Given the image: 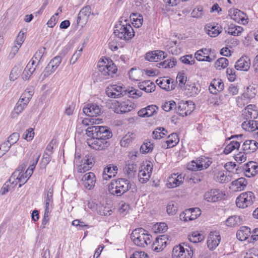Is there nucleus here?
<instances>
[{
  "label": "nucleus",
  "instance_id": "1",
  "mask_svg": "<svg viewBox=\"0 0 258 258\" xmlns=\"http://www.w3.org/2000/svg\"><path fill=\"white\" fill-rule=\"evenodd\" d=\"M132 187L131 182L125 178L112 180L108 185L109 192L117 197H120L127 192Z\"/></svg>",
  "mask_w": 258,
  "mask_h": 258
},
{
  "label": "nucleus",
  "instance_id": "2",
  "mask_svg": "<svg viewBox=\"0 0 258 258\" xmlns=\"http://www.w3.org/2000/svg\"><path fill=\"white\" fill-rule=\"evenodd\" d=\"M152 236L147 231L142 228L134 230L131 238L134 243L139 247H145L152 242Z\"/></svg>",
  "mask_w": 258,
  "mask_h": 258
},
{
  "label": "nucleus",
  "instance_id": "3",
  "mask_svg": "<svg viewBox=\"0 0 258 258\" xmlns=\"http://www.w3.org/2000/svg\"><path fill=\"white\" fill-rule=\"evenodd\" d=\"M114 34L118 38L124 40L131 39L135 35V32L127 20L119 21L116 24Z\"/></svg>",
  "mask_w": 258,
  "mask_h": 258
},
{
  "label": "nucleus",
  "instance_id": "4",
  "mask_svg": "<svg viewBox=\"0 0 258 258\" xmlns=\"http://www.w3.org/2000/svg\"><path fill=\"white\" fill-rule=\"evenodd\" d=\"M106 61L103 59L100 60L98 62V67L99 71L105 76H106V79L109 77H113L116 74L117 71L116 66L113 61L107 58H105Z\"/></svg>",
  "mask_w": 258,
  "mask_h": 258
},
{
  "label": "nucleus",
  "instance_id": "5",
  "mask_svg": "<svg viewBox=\"0 0 258 258\" xmlns=\"http://www.w3.org/2000/svg\"><path fill=\"white\" fill-rule=\"evenodd\" d=\"M136 107V105L127 100L125 101H115L112 103V108L116 113L122 114L130 112Z\"/></svg>",
  "mask_w": 258,
  "mask_h": 258
},
{
  "label": "nucleus",
  "instance_id": "6",
  "mask_svg": "<svg viewBox=\"0 0 258 258\" xmlns=\"http://www.w3.org/2000/svg\"><path fill=\"white\" fill-rule=\"evenodd\" d=\"M184 248L181 244L175 246L172 250L173 258H192L193 249L189 245L185 244Z\"/></svg>",
  "mask_w": 258,
  "mask_h": 258
},
{
  "label": "nucleus",
  "instance_id": "7",
  "mask_svg": "<svg viewBox=\"0 0 258 258\" xmlns=\"http://www.w3.org/2000/svg\"><path fill=\"white\" fill-rule=\"evenodd\" d=\"M254 199V194L252 192H243L237 198L236 206L240 208H245L253 204Z\"/></svg>",
  "mask_w": 258,
  "mask_h": 258
},
{
  "label": "nucleus",
  "instance_id": "8",
  "mask_svg": "<svg viewBox=\"0 0 258 258\" xmlns=\"http://www.w3.org/2000/svg\"><path fill=\"white\" fill-rule=\"evenodd\" d=\"M87 144L91 148L95 150H104L110 145L109 141L98 137L88 139Z\"/></svg>",
  "mask_w": 258,
  "mask_h": 258
},
{
  "label": "nucleus",
  "instance_id": "9",
  "mask_svg": "<svg viewBox=\"0 0 258 258\" xmlns=\"http://www.w3.org/2000/svg\"><path fill=\"white\" fill-rule=\"evenodd\" d=\"M126 89L123 88L122 86L117 85H112L106 89V95L110 98H120L126 95Z\"/></svg>",
  "mask_w": 258,
  "mask_h": 258
},
{
  "label": "nucleus",
  "instance_id": "10",
  "mask_svg": "<svg viewBox=\"0 0 258 258\" xmlns=\"http://www.w3.org/2000/svg\"><path fill=\"white\" fill-rule=\"evenodd\" d=\"M23 169L20 171L19 170L15 171L10 178V182H11L12 180V184L14 185H16L18 182L20 183L19 185V187H20L22 185L24 184L27 181V180L30 177L26 173V171L25 173L23 172Z\"/></svg>",
  "mask_w": 258,
  "mask_h": 258
},
{
  "label": "nucleus",
  "instance_id": "11",
  "mask_svg": "<svg viewBox=\"0 0 258 258\" xmlns=\"http://www.w3.org/2000/svg\"><path fill=\"white\" fill-rule=\"evenodd\" d=\"M178 114L181 116L191 114L195 109V104L192 101H181L178 103Z\"/></svg>",
  "mask_w": 258,
  "mask_h": 258
},
{
  "label": "nucleus",
  "instance_id": "12",
  "mask_svg": "<svg viewBox=\"0 0 258 258\" xmlns=\"http://www.w3.org/2000/svg\"><path fill=\"white\" fill-rule=\"evenodd\" d=\"M225 194L218 189H212L204 194V199L208 202H216L222 200Z\"/></svg>",
  "mask_w": 258,
  "mask_h": 258
},
{
  "label": "nucleus",
  "instance_id": "13",
  "mask_svg": "<svg viewBox=\"0 0 258 258\" xmlns=\"http://www.w3.org/2000/svg\"><path fill=\"white\" fill-rule=\"evenodd\" d=\"M221 241V236L217 231L211 232L208 236L207 244L210 250H213L219 245Z\"/></svg>",
  "mask_w": 258,
  "mask_h": 258
},
{
  "label": "nucleus",
  "instance_id": "14",
  "mask_svg": "<svg viewBox=\"0 0 258 258\" xmlns=\"http://www.w3.org/2000/svg\"><path fill=\"white\" fill-rule=\"evenodd\" d=\"M228 15L231 19L238 23L245 24L248 22L247 19L245 18V14L237 9H230L228 11Z\"/></svg>",
  "mask_w": 258,
  "mask_h": 258
},
{
  "label": "nucleus",
  "instance_id": "15",
  "mask_svg": "<svg viewBox=\"0 0 258 258\" xmlns=\"http://www.w3.org/2000/svg\"><path fill=\"white\" fill-rule=\"evenodd\" d=\"M91 13V8L90 6H87L83 8L78 15L77 20L78 24H81L82 26L83 25H85L88 20Z\"/></svg>",
  "mask_w": 258,
  "mask_h": 258
},
{
  "label": "nucleus",
  "instance_id": "16",
  "mask_svg": "<svg viewBox=\"0 0 258 258\" xmlns=\"http://www.w3.org/2000/svg\"><path fill=\"white\" fill-rule=\"evenodd\" d=\"M167 240V236L165 235L157 237L152 245V249L157 252L162 251L166 247Z\"/></svg>",
  "mask_w": 258,
  "mask_h": 258
},
{
  "label": "nucleus",
  "instance_id": "17",
  "mask_svg": "<svg viewBox=\"0 0 258 258\" xmlns=\"http://www.w3.org/2000/svg\"><path fill=\"white\" fill-rule=\"evenodd\" d=\"M250 59L247 56L240 57L235 63V68L237 70L247 71L250 66Z\"/></svg>",
  "mask_w": 258,
  "mask_h": 258
},
{
  "label": "nucleus",
  "instance_id": "18",
  "mask_svg": "<svg viewBox=\"0 0 258 258\" xmlns=\"http://www.w3.org/2000/svg\"><path fill=\"white\" fill-rule=\"evenodd\" d=\"M82 180L85 188L88 189H91L94 187L96 183L95 175L92 172L86 173L83 176Z\"/></svg>",
  "mask_w": 258,
  "mask_h": 258
},
{
  "label": "nucleus",
  "instance_id": "19",
  "mask_svg": "<svg viewBox=\"0 0 258 258\" xmlns=\"http://www.w3.org/2000/svg\"><path fill=\"white\" fill-rule=\"evenodd\" d=\"M166 56L164 51L157 50L147 52L146 54L145 58L150 61H158L159 60L165 58Z\"/></svg>",
  "mask_w": 258,
  "mask_h": 258
},
{
  "label": "nucleus",
  "instance_id": "20",
  "mask_svg": "<svg viewBox=\"0 0 258 258\" xmlns=\"http://www.w3.org/2000/svg\"><path fill=\"white\" fill-rule=\"evenodd\" d=\"M243 169L246 176H254L258 173V165L255 162H249L244 165Z\"/></svg>",
  "mask_w": 258,
  "mask_h": 258
},
{
  "label": "nucleus",
  "instance_id": "21",
  "mask_svg": "<svg viewBox=\"0 0 258 258\" xmlns=\"http://www.w3.org/2000/svg\"><path fill=\"white\" fill-rule=\"evenodd\" d=\"M182 89L184 91V93L188 97L195 96L200 91L195 83L188 82Z\"/></svg>",
  "mask_w": 258,
  "mask_h": 258
},
{
  "label": "nucleus",
  "instance_id": "22",
  "mask_svg": "<svg viewBox=\"0 0 258 258\" xmlns=\"http://www.w3.org/2000/svg\"><path fill=\"white\" fill-rule=\"evenodd\" d=\"M242 115L245 119H254L258 116V111L254 105L249 104L245 108Z\"/></svg>",
  "mask_w": 258,
  "mask_h": 258
},
{
  "label": "nucleus",
  "instance_id": "23",
  "mask_svg": "<svg viewBox=\"0 0 258 258\" xmlns=\"http://www.w3.org/2000/svg\"><path fill=\"white\" fill-rule=\"evenodd\" d=\"M224 88V85L222 81L220 79H214L211 82L209 90L211 93L213 94H216L218 92L222 91Z\"/></svg>",
  "mask_w": 258,
  "mask_h": 258
},
{
  "label": "nucleus",
  "instance_id": "24",
  "mask_svg": "<svg viewBox=\"0 0 258 258\" xmlns=\"http://www.w3.org/2000/svg\"><path fill=\"white\" fill-rule=\"evenodd\" d=\"M83 112L86 115L93 117L99 115L101 113V109L99 105L96 104H89L84 107Z\"/></svg>",
  "mask_w": 258,
  "mask_h": 258
},
{
  "label": "nucleus",
  "instance_id": "25",
  "mask_svg": "<svg viewBox=\"0 0 258 258\" xmlns=\"http://www.w3.org/2000/svg\"><path fill=\"white\" fill-rule=\"evenodd\" d=\"M157 84L162 89L166 91H170L174 89L173 81L170 79L164 77L157 79L156 81Z\"/></svg>",
  "mask_w": 258,
  "mask_h": 258
},
{
  "label": "nucleus",
  "instance_id": "26",
  "mask_svg": "<svg viewBox=\"0 0 258 258\" xmlns=\"http://www.w3.org/2000/svg\"><path fill=\"white\" fill-rule=\"evenodd\" d=\"M242 150L246 154H250L258 149V143L255 140H246L242 146Z\"/></svg>",
  "mask_w": 258,
  "mask_h": 258
},
{
  "label": "nucleus",
  "instance_id": "27",
  "mask_svg": "<svg viewBox=\"0 0 258 258\" xmlns=\"http://www.w3.org/2000/svg\"><path fill=\"white\" fill-rule=\"evenodd\" d=\"M241 126L244 130L252 132L258 130V121L253 119H246L242 123Z\"/></svg>",
  "mask_w": 258,
  "mask_h": 258
},
{
  "label": "nucleus",
  "instance_id": "28",
  "mask_svg": "<svg viewBox=\"0 0 258 258\" xmlns=\"http://www.w3.org/2000/svg\"><path fill=\"white\" fill-rule=\"evenodd\" d=\"M251 234L250 229L246 226H242L237 231L236 237L240 241L246 240Z\"/></svg>",
  "mask_w": 258,
  "mask_h": 258
},
{
  "label": "nucleus",
  "instance_id": "29",
  "mask_svg": "<svg viewBox=\"0 0 258 258\" xmlns=\"http://www.w3.org/2000/svg\"><path fill=\"white\" fill-rule=\"evenodd\" d=\"M247 184V182L245 178L240 177L232 181V185L235 187V190L241 191L244 189Z\"/></svg>",
  "mask_w": 258,
  "mask_h": 258
},
{
  "label": "nucleus",
  "instance_id": "30",
  "mask_svg": "<svg viewBox=\"0 0 258 258\" xmlns=\"http://www.w3.org/2000/svg\"><path fill=\"white\" fill-rule=\"evenodd\" d=\"M242 223V218L238 215H234L229 217L226 221V224L228 226L233 227L239 225Z\"/></svg>",
  "mask_w": 258,
  "mask_h": 258
},
{
  "label": "nucleus",
  "instance_id": "31",
  "mask_svg": "<svg viewBox=\"0 0 258 258\" xmlns=\"http://www.w3.org/2000/svg\"><path fill=\"white\" fill-rule=\"evenodd\" d=\"M112 137V133L110 128L105 126H101L99 131L98 138H103V140L107 141Z\"/></svg>",
  "mask_w": 258,
  "mask_h": 258
},
{
  "label": "nucleus",
  "instance_id": "32",
  "mask_svg": "<svg viewBox=\"0 0 258 258\" xmlns=\"http://www.w3.org/2000/svg\"><path fill=\"white\" fill-rule=\"evenodd\" d=\"M188 240L193 243H198L203 241L205 238V236L203 233L199 231H196L192 232L188 235Z\"/></svg>",
  "mask_w": 258,
  "mask_h": 258
},
{
  "label": "nucleus",
  "instance_id": "33",
  "mask_svg": "<svg viewBox=\"0 0 258 258\" xmlns=\"http://www.w3.org/2000/svg\"><path fill=\"white\" fill-rule=\"evenodd\" d=\"M137 170V166L136 164L131 163L126 165L124 168V172L128 176L129 178H133L134 177Z\"/></svg>",
  "mask_w": 258,
  "mask_h": 258
},
{
  "label": "nucleus",
  "instance_id": "34",
  "mask_svg": "<svg viewBox=\"0 0 258 258\" xmlns=\"http://www.w3.org/2000/svg\"><path fill=\"white\" fill-rule=\"evenodd\" d=\"M196 160L200 166V170L207 169L212 163L210 159L205 156H202Z\"/></svg>",
  "mask_w": 258,
  "mask_h": 258
},
{
  "label": "nucleus",
  "instance_id": "35",
  "mask_svg": "<svg viewBox=\"0 0 258 258\" xmlns=\"http://www.w3.org/2000/svg\"><path fill=\"white\" fill-rule=\"evenodd\" d=\"M242 31L243 28L242 27L231 24L228 27L226 32L231 35L235 36L239 35Z\"/></svg>",
  "mask_w": 258,
  "mask_h": 258
},
{
  "label": "nucleus",
  "instance_id": "36",
  "mask_svg": "<svg viewBox=\"0 0 258 258\" xmlns=\"http://www.w3.org/2000/svg\"><path fill=\"white\" fill-rule=\"evenodd\" d=\"M101 126H91L86 130V135L90 138H97Z\"/></svg>",
  "mask_w": 258,
  "mask_h": 258
},
{
  "label": "nucleus",
  "instance_id": "37",
  "mask_svg": "<svg viewBox=\"0 0 258 258\" xmlns=\"http://www.w3.org/2000/svg\"><path fill=\"white\" fill-rule=\"evenodd\" d=\"M211 52L210 48H203L196 51L195 54V57L198 61L204 60V57L208 54H210Z\"/></svg>",
  "mask_w": 258,
  "mask_h": 258
},
{
  "label": "nucleus",
  "instance_id": "38",
  "mask_svg": "<svg viewBox=\"0 0 258 258\" xmlns=\"http://www.w3.org/2000/svg\"><path fill=\"white\" fill-rule=\"evenodd\" d=\"M179 176L176 177V175L170 177L167 183V186L168 188H174L179 186L181 183V180L179 179Z\"/></svg>",
  "mask_w": 258,
  "mask_h": 258
},
{
  "label": "nucleus",
  "instance_id": "39",
  "mask_svg": "<svg viewBox=\"0 0 258 258\" xmlns=\"http://www.w3.org/2000/svg\"><path fill=\"white\" fill-rule=\"evenodd\" d=\"M25 107V106L21 104V101H18L11 113V117L14 118L17 117Z\"/></svg>",
  "mask_w": 258,
  "mask_h": 258
},
{
  "label": "nucleus",
  "instance_id": "40",
  "mask_svg": "<svg viewBox=\"0 0 258 258\" xmlns=\"http://www.w3.org/2000/svg\"><path fill=\"white\" fill-rule=\"evenodd\" d=\"M240 143L238 141H231L225 147L224 153L225 154H228L234 149H238Z\"/></svg>",
  "mask_w": 258,
  "mask_h": 258
},
{
  "label": "nucleus",
  "instance_id": "41",
  "mask_svg": "<svg viewBox=\"0 0 258 258\" xmlns=\"http://www.w3.org/2000/svg\"><path fill=\"white\" fill-rule=\"evenodd\" d=\"M205 15V11L202 6H198L193 9L191 16L193 18L201 19Z\"/></svg>",
  "mask_w": 258,
  "mask_h": 258
},
{
  "label": "nucleus",
  "instance_id": "42",
  "mask_svg": "<svg viewBox=\"0 0 258 258\" xmlns=\"http://www.w3.org/2000/svg\"><path fill=\"white\" fill-rule=\"evenodd\" d=\"M151 174L147 172L145 169H141L138 173L139 181L142 183H146L150 178Z\"/></svg>",
  "mask_w": 258,
  "mask_h": 258
},
{
  "label": "nucleus",
  "instance_id": "43",
  "mask_svg": "<svg viewBox=\"0 0 258 258\" xmlns=\"http://www.w3.org/2000/svg\"><path fill=\"white\" fill-rule=\"evenodd\" d=\"M46 51V48L45 47H41L34 54V55L32 59L31 60V64L34 66L35 63V60H34V58L38 61V63H39L40 60L42 59L43 56L44 54L45 53Z\"/></svg>",
  "mask_w": 258,
  "mask_h": 258
},
{
  "label": "nucleus",
  "instance_id": "44",
  "mask_svg": "<svg viewBox=\"0 0 258 258\" xmlns=\"http://www.w3.org/2000/svg\"><path fill=\"white\" fill-rule=\"evenodd\" d=\"M40 156V155L39 154L33 155V158H34V160L26 170V173L29 175V177H31L32 175Z\"/></svg>",
  "mask_w": 258,
  "mask_h": 258
},
{
  "label": "nucleus",
  "instance_id": "45",
  "mask_svg": "<svg viewBox=\"0 0 258 258\" xmlns=\"http://www.w3.org/2000/svg\"><path fill=\"white\" fill-rule=\"evenodd\" d=\"M134 134L128 133L120 140V144L121 147H126L132 142L134 138Z\"/></svg>",
  "mask_w": 258,
  "mask_h": 258
},
{
  "label": "nucleus",
  "instance_id": "46",
  "mask_svg": "<svg viewBox=\"0 0 258 258\" xmlns=\"http://www.w3.org/2000/svg\"><path fill=\"white\" fill-rule=\"evenodd\" d=\"M228 60L225 57H221L217 59L215 63V67L218 70L226 68L228 65Z\"/></svg>",
  "mask_w": 258,
  "mask_h": 258
},
{
  "label": "nucleus",
  "instance_id": "47",
  "mask_svg": "<svg viewBox=\"0 0 258 258\" xmlns=\"http://www.w3.org/2000/svg\"><path fill=\"white\" fill-rule=\"evenodd\" d=\"M256 92V91L253 87L249 86L247 88L246 91L243 93L242 97L245 99H249L254 97Z\"/></svg>",
  "mask_w": 258,
  "mask_h": 258
},
{
  "label": "nucleus",
  "instance_id": "48",
  "mask_svg": "<svg viewBox=\"0 0 258 258\" xmlns=\"http://www.w3.org/2000/svg\"><path fill=\"white\" fill-rule=\"evenodd\" d=\"M217 181L221 183H226L231 181V176L229 175L225 174L223 172H219L217 176Z\"/></svg>",
  "mask_w": 258,
  "mask_h": 258
},
{
  "label": "nucleus",
  "instance_id": "49",
  "mask_svg": "<svg viewBox=\"0 0 258 258\" xmlns=\"http://www.w3.org/2000/svg\"><path fill=\"white\" fill-rule=\"evenodd\" d=\"M142 92L138 90L132 88L131 89L126 90V95L129 97L136 99L141 96Z\"/></svg>",
  "mask_w": 258,
  "mask_h": 258
},
{
  "label": "nucleus",
  "instance_id": "50",
  "mask_svg": "<svg viewBox=\"0 0 258 258\" xmlns=\"http://www.w3.org/2000/svg\"><path fill=\"white\" fill-rule=\"evenodd\" d=\"M130 18H132L134 22L133 24H135V26L136 27H140L143 23V17L140 15H138L137 14L132 13Z\"/></svg>",
  "mask_w": 258,
  "mask_h": 258
},
{
  "label": "nucleus",
  "instance_id": "51",
  "mask_svg": "<svg viewBox=\"0 0 258 258\" xmlns=\"http://www.w3.org/2000/svg\"><path fill=\"white\" fill-rule=\"evenodd\" d=\"M208 28L209 29L207 30L208 34L210 37H215L221 32L218 26L210 25V26H208Z\"/></svg>",
  "mask_w": 258,
  "mask_h": 258
},
{
  "label": "nucleus",
  "instance_id": "52",
  "mask_svg": "<svg viewBox=\"0 0 258 258\" xmlns=\"http://www.w3.org/2000/svg\"><path fill=\"white\" fill-rule=\"evenodd\" d=\"M51 154H49L47 152L45 151L40 163L41 168H45L47 165L51 161Z\"/></svg>",
  "mask_w": 258,
  "mask_h": 258
},
{
  "label": "nucleus",
  "instance_id": "53",
  "mask_svg": "<svg viewBox=\"0 0 258 258\" xmlns=\"http://www.w3.org/2000/svg\"><path fill=\"white\" fill-rule=\"evenodd\" d=\"M154 145L150 142L144 143L140 147V152L145 154L151 152L153 149Z\"/></svg>",
  "mask_w": 258,
  "mask_h": 258
},
{
  "label": "nucleus",
  "instance_id": "54",
  "mask_svg": "<svg viewBox=\"0 0 258 258\" xmlns=\"http://www.w3.org/2000/svg\"><path fill=\"white\" fill-rule=\"evenodd\" d=\"M186 77L183 73H179L176 77V82L178 83V86L182 89L185 85L186 84Z\"/></svg>",
  "mask_w": 258,
  "mask_h": 258
},
{
  "label": "nucleus",
  "instance_id": "55",
  "mask_svg": "<svg viewBox=\"0 0 258 258\" xmlns=\"http://www.w3.org/2000/svg\"><path fill=\"white\" fill-rule=\"evenodd\" d=\"M165 131V128L159 127L156 128L153 132V138L155 139H160L165 136L164 132H162Z\"/></svg>",
  "mask_w": 258,
  "mask_h": 258
},
{
  "label": "nucleus",
  "instance_id": "56",
  "mask_svg": "<svg viewBox=\"0 0 258 258\" xmlns=\"http://www.w3.org/2000/svg\"><path fill=\"white\" fill-rule=\"evenodd\" d=\"M153 229L156 233L164 232L167 229V225L165 223H157L153 226Z\"/></svg>",
  "mask_w": 258,
  "mask_h": 258
},
{
  "label": "nucleus",
  "instance_id": "57",
  "mask_svg": "<svg viewBox=\"0 0 258 258\" xmlns=\"http://www.w3.org/2000/svg\"><path fill=\"white\" fill-rule=\"evenodd\" d=\"M53 190L52 188H49L44 191V202H52L53 200Z\"/></svg>",
  "mask_w": 258,
  "mask_h": 258
},
{
  "label": "nucleus",
  "instance_id": "58",
  "mask_svg": "<svg viewBox=\"0 0 258 258\" xmlns=\"http://www.w3.org/2000/svg\"><path fill=\"white\" fill-rule=\"evenodd\" d=\"M180 61L186 64L192 65L195 63V59L191 54L186 55L180 58Z\"/></svg>",
  "mask_w": 258,
  "mask_h": 258
},
{
  "label": "nucleus",
  "instance_id": "59",
  "mask_svg": "<svg viewBox=\"0 0 258 258\" xmlns=\"http://www.w3.org/2000/svg\"><path fill=\"white\" fill-rule=\"evenodd\" d=\"M117 167L116 166L109 165L104 168L103 172L106 173L107 174L111 175V176L114 177L117 173Z\"/></svg>",
  "mask_w": 258,
  "mask_h": 258
},
{
  "label": "nucleus",
  "instance_id": "60",
  "mask_svg": "<svg viewBox=\"0 0 258 258\" xmlns=\"http://www.w3.org/2000/svg\"><path fill=\"white\" fill-rule=\"evenodd\" d=\"M54 69L52 67L51 64L48 63L45 68L44 71L41 74V77L42 80H44L48 77L51 74L54 72Z\"/></svg>",
  "mask_w": 258,
  "mask_h": 258
},
{
  "label": "nucleus",
  "instance_id": "61",
  "mask_svg": "<svg viewBox=\"0 0 258 258\" xmlns=\"http://www.w3.org/2000/svg\"><path fill=\"white\" fill-rule=\"evenodd\" d=\"M26 33V30H22L19 33L16 40L15 41V43L18 44L19 45H22L25 39V34Z\"/></svg>",
  "mask_w": 258,
  "mask_h": 258
},
{
  "label": "nucleus",
  "instance_id": "62",
  "mask_svg": "<svg viewBox=\"0 0 258 258\" xmlns=\"http://www.w3.org/2000/svg\"><path fill=\"white\" fill-rule=\"evenodd\" d=\"M179 141L178 135L176 133L171 134L168 137L167 142L169 144L173 145V147L176 146L179 142Z\"/></svg>",
  "mask_w": 258,
  "mask_h": 258
},
{
  "label": "nucleus",
  "instance_id": "63",
  "mask_svg": "<svg viewBox=\"0 0 258 258\" xmlns=\"http://www.w3.org/2000/svg\"><path fill=\"white\" fill-rule=\"evenodd\" d=\"M191 215L192 214L190 209H186L180 214L179 218L181 220L184 221H191Z\"/></svg>",
  "mask_w": 258,
  "mask_h": 258
},
{
  "label": "nucleus",
  "instance_id": "64",
  "mask_svg": "<svg viewBox=\"0 0 258 258\" xmlns=\"http://www.w3.org/2000/svg\"><path fill=\"white\" fill-rule=\"evenodd\" d=\"M34 135V130L32 128H29L27 130L23 135V138L27 141H31Z\"/></svg>",
  "mask_w": 258,
  "mask_h": 258
}]
</instances>
